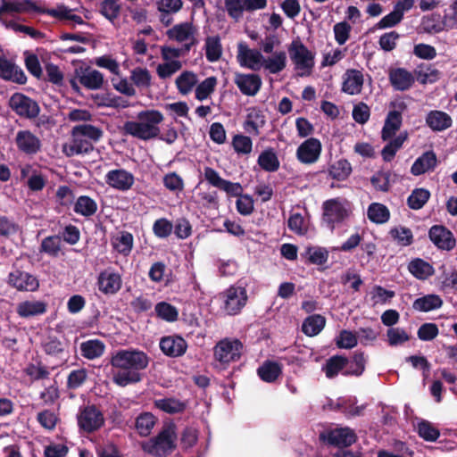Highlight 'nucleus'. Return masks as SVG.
Instances as JSON below:
<instances>
[{
    "label": "nucleus",
    "instance_id": "f257e3e1",
    "mask_svg": "<svg viewBox=\"0 0 457 457\" xmlns=\"http://www.w3.org/2000/svg\"><path fill=\"white\" fill-rule=\"evenodd\" d=\"M150 361L148 355L138 349H120L112 353L110 364L121 370L115 373L112 381L119 386L136 384L142 380L140 370L147 368Z\"/></svg>",
    "mask_w": 457,
    "mask_h": 457
},
{
    "label": "nucleus",
    "instance_id": "f03ea898",
    "mask_svg": "<svg viewBox=\"0 0 457 457\" xmlns=\"http://www.w3.org/2000/svg\"><path fill=\"white\" fill-rule=\"evenodd\" d=\"M104 136L102 129L92 124H79L71 130V138L62 145V153L67 157L86 155L95 149L94 144L100 141Z\"/></svg>",
    "mask_w": 457,
    "mask_h": 457
},
{
    "label": "nucleus",
    "instance_id": "7ed1b4c3",
    "mask_svg": "<svg viewBox=\"0 0 457 457\" xmlns=\"http://www.w3.org/2000/svg\"><path fill=\"white\" fill-rule=\"evenodd\" d=\"M137 121H126L122 127L125 135H130L141 140H150L159 137V124L162 122L163 114L154 109L141 111L137 113Z\"/></svg>",
    "mask_w": 457,
    "mask_h": 457
},
{
    "label": "nucleus",
    "instance_id": "20e7f679",
    "mask_svg": "<svg viewBox=\"0 0 457 457\" xmlns=\"http://www.w3.org/2000/svg\"><path fill=\"white\" fill-rule=\"evenodd\" d=\"M176 426L165 424L161 431L143 445V450L155 457H165L177 447Z\"/></svg>",
    "mask_w": 457,
    "mask_h": 457
},
{
    "label": "nucleus",
    "instance_id": "39448f33",
    "mask_svg": "<svg viewBox=\"0 0 457 457\" xmlns=\"http://www.w3.org/2000/svg\"><path fill=\"white\" fill-rule=\"evenodd\" d=\"M322 220L333 230L337 224L344 222L352 213L350 201L341 197L328 199L322 204Z\"/></svg>",
    "mask_w": 457,
    "mask_h": 457
},
{
    "label": "nucleus",
    "instance_id": "423d86ee",
    "mask_svg": "<svg viewBox=\"0 0 457 457\" xmlns=\"http://www.w3.org/2000/svg\"><path fill=\"white\" fill-rule=\"evenodd\" d=\"M244 349L243 343L237 338L225 337L213 347L214 360L221 369H227L230 363L238 361Z\"/></svg>",
    "mask_w": 457,
    "mask_h": 457
},
{
    "label": "nucleus",
    "instance_id": "0eeeda50",
    "mask_svg": "<svg viewBox=\"0 0 457 457\" xmlns=\"http://www.w3.org/2000/svg\"><path fill=\"white\" fill-rule=\"evenodd\" d=\"M77 421L80 430L86 433H93L104 426V417L96 405L87 404L79 408Z\"/></svg>",
    "mask_w": 457,
    "mask_h": 457
},
{
    "label": "nucleus",
    "instance_id": "6e6552de",
    "mask_svg": "<svg viewBox=\"0 0 457 457\" xmlns=\"http://www.w3.org/2000/svg\"><path fill=\"white\" fill-rule=\"evenodd\" d=\"M287 50L295 69L304 71L305 72L302 75H310L314 67V54L307 46L299 38H296L291 42Z\"/></svg>",
    "mask_w": 457,
    "mask_h": 457
},
{
    "label": "nucleus",
    "instance_id": "1a4fd4ad",
    "mask_svg": "<svg viewBox=\"0 0 457 457\" xmlns=\"http://www.w3.org/2000/svg\"><path fill=\"white\" fill-rule=\"evenodd\" d=\"M47 8L37 5L32 0H1L0 22L5 27L10 21L4 18L9 13H29L31 12L46 14Z\"/></svg>",
    "mask_w": 457,
    "mask_h": 457
},
{
    "label": "nucleus",
    "instance_id": "9d476101",
    "mask_svg": "<svg viewBox=\"0 0 457 457\" xmlns=\"http://www.w3.org/2000/svg\"><path fill=\"white\" fill-rule=\"evenodd\" d=\"M7 283L20 292H36L39 288L38 278L35 275L22 270L17 266V263L12 265Z\"/></svg>",
    "mask_w": 457,
    "mask_h": 457
},
{
    "label": "nucleus",
    "instance_id": "9b49d317",
    "mask_svg": "<svg viewBox=\"0 0 457 457\" xmlns=\"http://www.w3.org/2000/svg\"><path fill=\"white\" fill-rule=\"evenodd\" d=\"M319 439L328 445L345 448L356 442L357 436L352 428L345 427L323 431L320 433Z\"/></svg>",
    "mask_w": 457,
    "mask_h": 457
},
{
    "label": "nucleus",
    "instance_id": "f8f14e48",
    "mask_svg": "<svg viewBox=\"0 0 457 457\" xmlns=\"http://www.w3.org/2000/svg\"><path fill=\"white\" fill-rule=\"evenodd\" d=\"M223 298V310L228 315L238 314L245 307L247 302V292L242 287H230L224 293Z\"/></svg>",
    "mask_w": 457,
    "mask_h": 457
},
{
    "label": "nucleus",
    "instance_id": "ddd939ff",
    "mask_svg": "<svg viewBox=\"0 0 457 457\" xmlns=\"http://www.w3.org/2000/svg\"><path fill=\"white\" fill-rule=\"evenodd\" d=\"M394 110L388 112L381 130V138L384 141L391 139L400 129L403 123V112L407 108L404 102L391 103Z\"/></svg>",
    "mask_w": 457,
    "mask_h": 457
},
{
    "label": "nucleus",
    "instance_id": "4468645a",
    "mask_svg": "<svg viewBox=\"0 0 457 457\" xmlns=\"http://www.w3.org/2000/svg\"><path fill=\"white\" fill-rule=\"evenodd\" d=\"M9 105L17 115L27 119L36 118L40 112L38 104L21 93L13 94L9 100Z\"/></svg>",
    "mask_w": 457,
    "mask_h": 457
},
{
    "label": "nucleus",
    "instance_id": "2eb2a0df",
    "mask_svg": "<svg viewBox=\"0 0 457 457\" xmlns=\"http://www.w3.org/2000/svg\"><path fill=\"white\" fill-rule=\"evenodd\" d=\"M321 142L316 137L304 140L296 149V158L303 164H313L320 156Z\"/></svg>",
    "mask_w": 457,
    "mask_h": 457
},
{
    "label": "nucleus",
    "instance_id": "dca6fc26",
    "mask_svg": "<svg viewBox=\"0 0 457 457\" xmlns=\"http://www.w3.org/2000/svg\"><path fill=\"white\" fill-rule=\"evenodd\" d=\"M428 237L440 250L451 251L456 245L453 232L444 225H433L428 230Z\"/></svg>",
    "mask_w": 457,
    "mask_h": 457
},
{
    "label": "nucleus",
    "instance_id": "f3484780",
    "mask_svg": "<svg viewBox=\"0 0 457 457\" xmlns=\"http://www.w3.org/2000/svg\"><path fill=\"white\" fill-rule=\"evenodd\" d=\"M42 348L45 353L48 356L55 358L56 364L52 367V370L64 364L69 358L66 345L54 336H48L42 342Z\"/></svg>",
    "mask_w": 457,
    "mask_h": 457
},
{
    "label": "nucleus",
    "instance_id": "a211bd4d",
    "mask_svg": "<svg viewBox=\"0 0 457 457\" xmlns=\"http://www.w3.org/2000/svg\"><path fill=\"white\" fill-rule=\"evenodd\" d=\"M75 77L85 88L89 90H98L104 83L103 73L90 66L76 68Z\"/></svg>",
    "mask_w": 457,
    "mask_h": 457
},
{
    "label": "nucleus",
    "instance_id": "6ab92c4d",
    "mask_svg": "<svg viewBox=\"0 0 457 457\" xmlns=\"http://www.w3.org/2000/svg\"><path fill=\"white\" fill-rule=\"evenodd\" d=\"M14 141L18 150L27 155L37 154L42 147L40 138L29 129L19 130Z\"/></svg>",
    "mask_w": 457,
    "mask_h": 457
},
{
    "label": "nucleus",
    "instance_id": "aec40b11",
    "mask_svg": "<svg viewBox=\"0 0 457 457\" xmlns=\"http://www.w3.org/2000/svg\"><path fill=\"white\" fill-rule=\"evenodd\" d=\"M159 345L163 354L170 358L180 357L187 350V341L179 335L163 337L161 338Z\"/></svg>",
    "mask_w": 457,
    "mask_h": 457
},
{
    "label": "nucleus",
    "instance_id": "412c9836",
    "mask_svg": "<svg viewBox=\"0 0 457 457\" xmlns=\"http://www.w3.org/2000/svg\"><path fill=\"white\" fill-rule=\"evenodd\" d=\"M234 83L243 95L248 96H254L260 91L262 85L260 75L255 73L245 74L237 72Z\"/></svg>",
    "mask_w": 457,
    "mask_h": 457
},
{
    "label": "nucleus",
    "instance_id": "4be33fe9",
    "mask_svg": "<svg viewBox=\"0 0 457 457\" xmlns=\"http://www.w3.org/2000/svg\"><path fill=\"white\" fill-rule=\"evenodd\" d=\"M0 78L20 85H24L27 82V76L22 69L4 54L0 55Z\"/></svg>",
    "mask_w": 457,
    "mask_h": 457
},
{
    "label": "nucleus",
    "instance_id": "5701e85b",
    "mask_svg": "<svg viewBox=\"0 0 457 457\" xmlns=\"http://www.w3.org/2000/svg\"><path fill=\"white\" fill-rule=\"evenodd\" d=\"M98 290L104 295H115L122 286V279L118 272L110 270L101 271L97 277Z\"/></svg>",
    "mask_w": 457,
    "mask_h": 457
},
{
    "label": "nucleus",
    "instance_id": "b1692460",
    "mask_svg": "<svg viewBox=\"0 0 457 457\" xmlns=\"http://www.w3.org/2000/svg\"><path fill=\"white\" fill-rule=\"evenodd\" d=\"M105 182L112 188L128 191L135 182L133 174L124 169L109 170L105 175Z\"/></svg>",
    "mask_w": 457,
    "mask_h": 457
},
{
    "label": "nucleus",
    "instance_id": "393cba45",
    "mask_svg": "<svg viewBox=\"0 0 457 457\" xmlns=\"http://www.w3.org/2000/svg\"><path fill=\"white\" fill-rule=\"evenodd\" d=\"M237 61L242 67H246L253 71L260 70L262 65L263 56L258 50H253L241 42L237 46Z\"/></svg>",
    "mask_w": 457,
    "mask_h": 457
},
{
    "label": "nucleus",
    "instance_id": "a878e982",
    "mask_svg": "<svg viewBox=\"0 0 457 457\" xmlns=\"http://www.w3.org/2000/svg\"><path fill=\"white\" fill-rule=\"evenodd\" d=\"M391 86L398 91L410 89L415 82L411 72L404 68L392 69L388 74Z\"/></svg>",
    "mask_w": 457,
    "mask_h": 457
},
{
    "label": "nucleus",
    "instance_id": "bb28decb",
    "mask_svg": "<svg viewBox=\"0 0 457 457\" xmlns=\"http://www.w3.org/2000/svg\"><path fill=\"white\" fill-rule=\"evenodd\" d=\"M364 83L362 71L349 69L344 74L342 91L348 95H358L361 92Z\"/></svg>",
    "mask_w": 457,
    "mask_h": 457
},
{
    "label": "nucleus",
    "instance_id": "cd10ccee",
    "mask_svg": "<svg viewBox=\"0 0 457 457\" xmlns=\"http://www.w3.org/2000/svg\"><path fill=\"white\" fill-rule=\"evenodd\" d=\"M437 165V157L434 151L429 150L418 157L411 167V173L420 176L433 171Z\"/></svg>",
    "mask_w": 457,
    "mask_h": 457
},
{
    "label": "nucleus",
    "instance_id": "c85d7f7f",
    "mask_svg": "<svg viewBox=\"0 0 457 457\" xmlns=\"http://www.w3.org/2000/svg\"><path fill=\"white\" fill-rule=\"evenodd\" d=\"M426 123L433 131H443L452 126L453 120L448 113L434 110L427 114Z\"/></svg>",
    "mask_w": 457,
    "mask_h": 457
},
{
    "label": "nucleus",
    "instance_id": "c756f323",
    "mask_svg": "<svg viewBox=\"0 0 457 457\" xmlns=\"http://www.w3.org/2000/svg\"><path fill=\"white\" fill-rule=\"evenodd\" d=\"M349 364V359L343 355H333L329 357L322 366V371L329 379L336 378L339 373L343 374Z\"/></svg>",
    "mask_w": 457,
    "mask_h": 457
},
{
    "label": "nucleus",
    "instance_id": "7c9ffc66",
    "mask_svg": "<svg viewBox=\"0 0 457 457\" xmlns=\"http://www.w3.org/2000/svg\"><path fill=\"white\" fill-rule=\"evenodd\" d=\"M257 374L262 381L273 383L282 374V365L277 361L266 360L257 369Z\"/></svg>",
    "mask_w": 457,
    "mask_h": 457
},
{
    "label": "nucleus",
    "instance_id": "2f4dec72",
    "mask_svg": "<svg viewBox=\"0 0 457 457\" xmlns=\"http://www.w3.org/2000/svg\"><path fill=\"white\" fill-rule=\"evenodd\" d=\"M409 272L417 279L425 280L434 275V267L421 258H414L408 264Z\"/></svg>",
    "mask_w": 457,
    "mask_h": 457
},
{
    "label": "nucleus",
    "instance_id": "473e14b6",
    "mask_svg": "<svg viewBox=\"0 0 457 457\" xmlns=\"http://www.w3.org/2000/svg\"><path fill=\"white\" fill-rule=\"evenodd\" d=\"M16 312L21 318L41 315L46 312V303L42 301H24L17 305Z\"/></svg>",
    "mask_w": 457,
    "mask_h": 457
},
{
    "label": "nucleus",
    "instance_id": "72a5a7b5",
    "mask_svg": "<svg viewBox=\"0 0 457 457\" xmlns=\"http://www.w3.org/2000/svg\"><path fill=\"white\" fill-rule=\"evenodd\" d=\"M443 305V300L438 295L429 294L422 297L417 298L412 307L414 310L428 312L441 308Z\"/></svg>",
    "mask_w": 457,
    "mask_h": 457
},
{
    "label": "nucleus",
    "instance_id": "f704fd0d",
    "mask_svg": "<svg viewBox=\"0 0 457 457\" xmlns=\"http://www.w3.org/2000/svg\"><path fill=\"white\" fill-rule=\"evenodd\" d=\"M353 171L352 165L348 160L342 158L330 164L328 170L331 179L337 181L346 180Z\"/></svg>",
    "mask_w": 457,
    "mask_h": 457
},
{
    "label": "nucleus",
    "instance_id": "c9c22d12",
    "mask_svg": "<svg viewBox=\"0 0 457 457\" xmlns=\"http://www.w3.org/2000/svg\"><path fill=\"white\" fill-rule=\"evenodd\" d=\"M262 66L271 74L282 71L287 66V54L284 51L272 53L271 57L262 60Z\"/></svg>",
    "mask_w": 457,
    "mask_h": 457
},
{
    "label": "nucleus",
    "instance_id": "e433bc0d",
    "mask_svg": "<svg viewBox=\"0 0 457 457\" xmlns=\"http://www.w3.org/2000/svg\"><path fill=\"white\" fill-rule=\"evenodd\" d=\"M326 325V319L320 314L307 317L302 325V331L308 337H314L320 333Z\"/></svg>",
    "mask_w": 457,
    "mask_h": 457
},
{
    "label": "nucleus",
    "instance_id": "4c0bfd02",
    "mask_svg": "<svg viewBox=\"0 0 457 457\" xmlns=\"http://www.w3.org/2000/svg\"><path fill=\"white\" fill-rule=\"evenodd\" d=\"M105 345L98 339H90L81 343V355L87 360H94L101 357L104 353Z\"/></svg>",
    "mask_w": 457,
    "mask_h": 457
},
{
    "label": "nucleus",
    "instance_id": "58836bf2",
    "mask_svg": "<svg viewBox=\"0 0 457 457\" xmlns=\"http://www.w3.org/2000/svg\"><path fill=\"white\" fill-rule=\"evenodd\" d=\"M258 165L267 172H275L279 169V160L273 148L262 151L257 160Z\"/></svg>",
    "mask_w": 457,
    "mask_h": 457
},
{
    "label": "nucleus",
    "instance_id": "ea45409f",
    "mask_svg": "<svg viewBox=\"0 0 457 457\" xmlns=\"http://www.w3.org/2000/svg\"><path fill=\"white\" fill-rule=\"evenodd\" d=\"M195 30V29L192 23L183 22L168 29L166 34L170 39H174L178 42H184L194 35Z\"/></svg>",
    "mask_w": 457,
    "mask_h": 457
},
{
    "label": "nucleus",
    "instance_id": "a19ab883",
    "mask_svg": "<svg viewBox=\"0 0 457 457\" xmlns=\"http://www.w3.org/2000/svg\"><path fill=\"white\" fill-rule=\"evenodd\" d=\"M154 406L166 413L178 414L186 410L187 403L179 399L169 397L155 400Z\"/></svg>",
    "mask_w": 457,
    "mask_h": 457
},
{
    "label": "nucleus",
    "instance_id": "79ce46f5",
    "mask_svg": "<svg viewBox=\"0 0 457 457\" xmlns=\"http://www.w3.org/2000/svg\"><path fill=\"white\" fill-rule=\"evenodd\" d=\"M369 220L376 224H384L390 219V212L388 208L380 203H372L367 210Z\"/></svg>",
    "mask_w": 457,
    "mask_h": 457
},
{
    "label": "nucleus",
    "instance_id": "37998d69",
    "mask_svg": "<svg viewBox=\"0 0 457 457\" xmlns=\"http://www.w3.org/2000/svg\"><path fill=\"white\" fill-rule=\"evenodd\" d=\"M198 79L195 73L189 71H183L175 81L178 91L181 95L189 94L192 89L197 85Z\"/></svg>",
    "mask_w": 457,
    "mask_h": 457
},
{
    "label": "nucleus",
    "instance_id": "c03bdc74",
    "mask_svg": "<svg viewBox=\"0 0 457 457\" xmlns=\"http://www.w3.org/2000/svg\"><path fill=\"white\" fill-rule=\"evenodd\" d=\"M205 56L208 62H215L222 55V45L219 36L207 37L205 38Z\"/></svg>",
    "mask_w": 457,
    "mask_h": 457
},
{
    "label": "nucleus",
    "instance_id": "a18cd8bd",
    "mask_svg": "<svg viewBox=\"0 0 457 457\" xmlns=\"http://www.w3.org/2000/svg\"><path fill=\"white\" fill-rule=\"evenodd\" d=\"M407 137V132H402L394 139H389L390 141L381 151L383 160L385 162H391L395 158L397 151L403 146Z\"/></svg>",
    "mask_w": 457,
    "mask_h": 457
},
{
    "label": "nucleus",
    "instance_id": "49530a36",
    "mask_svg": "<svg viewBox=\"0 0 457 457\" xmlns=\"http://www.w3.org/2000/svg\"><path fill=\"white\" fill-rule=\"evenodd\" d=\"M73 211L81 216L91 217L97 211V204L87 195H80L74 204Z\"/></svg>",
    "mask_w": 457,
    "mask_h": 457
},
{
    "label": "nucleus",
    "instance_id": "de8ad7c7",
    "mask_svg": "<svg viewBox=\"0 0 457 457\" xmlns=\"http://www.w3.org/2000/svg\"><path fill=\"white\" fill-rule=\"evenodd\" d=\"M71 11L64 4H58L55 9L47 8L46 14L59 21H71L79 25L85 24L84 20L79 15L72 14Z\"/></svg>",
    "mask_w": 457,
    "mask_h": 457
},
{
    "label": "nucleus",
    "instance_id": "09e8293b",
    "mask_svg": "<svg viewBox=\"0 0 457 457\" xmlns=\"http://www.w3.org/2000/svg\"><path fill=\"white\" fill-rule=\"evenodd\" d=\"M366 360L364 357L363 352H355L352 357V360H349V364L345 368V370L343 371L344 376H361L365 370Z\"/></svg>",
    "mask_w": 457,
    "mask_h": 457
},
{
    "label": "nucleus",
    "instance_id": "8fccbe9b",
    "mask_svg": "<svg viewBox=\"0 0 457 457\" xmlns=\"http://www.w3.org/2000/svg\"><path fill=\"white\" fill-rule=\"evenodd\" d=\"M133 235L129 231H121L120 235L112 241L113 248L124 256H128L133 248Z\"/></svg>",
    "mask_w": 457,
    "mask_h": 457
},
{
    "label": "nucleus",
    "instance_id": "3c124183",
    "mask_svg": "<svg viewBox=\"0 0 457 457\" xmlns=\"http://www.w3.org/2000/svg\"><path fill=\"white\" fill-rule=\"evenodd\" d=\"M120 11L119 0H103L100 4L99 12L112 23L119 18Z\"/></svg>",
    "mask_w": 457,
    "mask_h": 457
},
{
    "label": "nucleus",
    "instance_id": "603ef678",
    "mask_svg": "<svg viewBox=\"0 0 457 457\" xmlns=\"http://www.w3.org/2000/svg\"><path fill=\"white\" fill-rule=\"evenodd\" d=\"M154 311L156 316L166 322H175L179 319L178 309L167 302L158 303L154 307Z\"/></svg>",
    "mask_w": 457,
    "mask_h": 457
},
{
    "label": "nucleus",
    "instance_id": "864d4df0",
    "mask_svg": "<svg viewBox=\"0 0 457 457\" xmlns=\"http://www.w3.org/2000/svg\"><path fill=\"white\" fill-rule=\"evenodd\" d=\"M430 192L426 188H415L407 198V205L412 210L421 209L429 200Z\"/></svg>",
    "mask_w": 457,
    "mask_h": 457
},
{
    "label": "nucleus",
    "instance_id": "5fc2aeb1",
    "mask_svg": "<svg viewBox=\"0 0 457 457\" xmlns=\"http://www.w3.org/2000/svg\"><path fill=\"white\" fill-rule=\"evenodd\" d=\"M417 432L420 437L428 442H435L440 436L439 429L426 420L418 422Z\"/></svg>",
    "mask_w": 457,
    "mask_h": 457
},
{
    "label": "nucleus",
    "instance_id": "6e6d98bb",
    "mask_svg": "<svg viewBox=\"0 0 457 457\" xmlns=\"http://www.w3.org/2000/svg\"><path fill=\"white\" fill-rule=\"evenodd\" d=\"M302 255L306 257L312 264L323 265L328 262V251L320 246H308Z\"/></svg>",
    "mask_w": 457,
    "mask_h": 457
},
{
    "label": "nucleus",
    "instance_id": "4d7b16f0",
    "mask_svg": "<svg viewBox=\"0 0 457 457\" xmlns=\"http://www.w3.org/2000/svg\"><path fill=\"white\" fill-rule=\"evenodd\" d=\"M61 237L58 236H48L45 237L40 245L39 252L46 253L51 257H57L61 251Z\"/></svg>",
    "mask_w": 457,
    "mask_h": 457
},
{
    "label": "nucleus",
    "instance_id": "13d9d810",
    "mask_svg": "<svg viewBox=\"0 0 457 457\" xmlns=\"http://www.w3.org/2000/svg\"><path fill=\"white\" fill-rule=\"evenodd\" d=\"M155 422L156 418L152 413L144 412L136 419V428L140 436H146L151 433Z\"/></svg>",
    "mask_w": 457,
    "mask_h": 457
},
{
    "label": "nucleus",
    "instance_id": "bf43d9fd",
    "mask_svg": "<svg viewBox=\"0 0 457 457\" xmlns=\"http://www.w3.org/2000/svg\"><path fill=\"white\" fill-rule=\"evenodd\" d=\"M130 73V80L136 87L148 88L151 86L152 76L146 68L137 67Z\"/></svg>",
    "mask_w": 457,
    "mask_h": 457
},
{
    "label": "nucleus",
    "instance_id": "052dcab7",
    "mask_svg": "<svg viewBox=\"0 0 457 457\" xmlns=\"http://www.w3.org/2000/svg\"><path fill=\"white\" fill-rule=\"evenodd\" d=\"M87 379V370L85 368L73 370L67 377L66 386L70 390L79 388Z\"/></svg>",
    "mask_w": 457,
    "mask_h": 457
},
{
    "label": "nucleus",
    "instance_id": "680f3d73",
    "mask_svg": "<svg viewBox=\"0 0 457 457\" xmlns=\"http://www.w3.org/2000/svg\"><path fill=\"white\" fill-rule=\"evenodd\" d=\"M217 85V79L214 76L206 78L196 86L195 98L199 101L205 100L214 90Z\"/></svg>",
    "mask_w": 457,
    "mask_h": 457
},
{
    "label": "nucleus",
    "instance_id": "e2e57ef3",
    "mask_svg": "<svg viewBox=\"0 0 457 457\" xmlns=\"http://www.w3.org/2000/svg\"><path fill=\"white\" fill-rule=\"evenodd\" d=\"M389 234L403 246H408L413 243V234L409 228H393L390 229Z\"/></svg>",
    "mask_w": 457,
    "mask_h": 457
},
{
    "label": "nucleus",
    "instance_id": "0e129e2a",
    "mask_svg": "<svg viewBox=\"0 0 457 457\" xmlns=\"http://www.w3.org/2000/svg\"><path fill=\"white\" fill-rule=\"evenodd\" d=\"M232 146L239 154H248L252 152L253 142L248 136L237 134L232 138Z\"/></svg>",
    "mask_w": 457,
    "mask_h": 457
},
{
    "label": "nucleus",
    "instance_id": "69168bd1",
    "mask_svg": "<svg viewBox=\"0 0 457 457\" xmlns=\"http://www.w3.org/2000/svg\"><path fill=\"white\" fill-rule=\"evenodd\" d=\"M25 55V67L28 71L37 79H41L43 75L42 67L37 54L26 51Z\"/></svg>",
    "mask_w": 457,
    "mask_h": 457
},
{
    "label": "nucleus",
    "instance_id": "338daca9",
    "mask_svg": "<svg viewBox=\"0 0 457 457\" xmlns=\"http://www.w3.org/2000/svg\"><path fill=\"white\" fill-rule=\"evenodd\" d=\"M358 344V338L354 333L350 330L343 329L337 337L336 345L341 349H352Z\"/></svg>",
    "mask_w": 457,
    "mask_h": 457
},
{
    "label": "nucleus",
    "instance_id": "774afa93",
    "mask_svg": "<svg viewBox=\"0 0 457 457\" xmlns=\"http://www.w3.org/2000/svg\"><path fill=\"white\" fill-rule=\"evenodd\" d=\"M173 230V224L166 218H160L154 222V234L159 238L170 237Z\"/></svg>",
    "mask_w": 457,
    "mask_h": 457
}]
</instances>
